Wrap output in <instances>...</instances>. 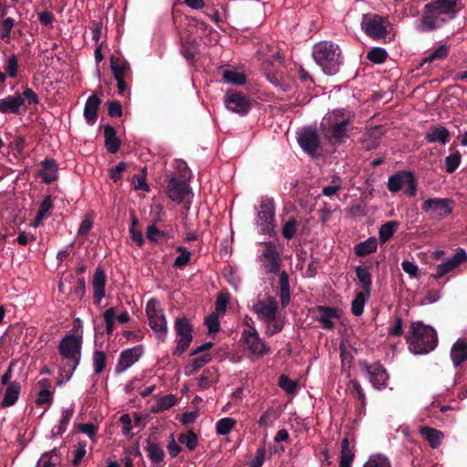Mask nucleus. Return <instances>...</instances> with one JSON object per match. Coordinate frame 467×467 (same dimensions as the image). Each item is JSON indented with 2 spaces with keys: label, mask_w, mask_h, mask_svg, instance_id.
I'll return each mask as SVG.
<instances>
[{
  "label": "nucleus",
  "mask_w": 467,
  "mask_h": 467,
  "mask_svg": "<svg viewBox=\"0 0 467 467\" xmlns=\"http://www.w3.org/2000/svg\"><path fill=\"white\" fill-rule=\"evenodd\" d=\"M82 337L67 335L58 345L60 358L57 360L61 381H67L72 377L81 358Z\"/></svg>",
  "instance_id": "f257e3e1"
},
{
  "label": "nucleus",
  "mask_w": 467,
  "mask_h": 467,
  "mask_svg": "<svg viewBox=\"0 0 467 467\" xmlns=\"http://www.w3.org/2000/svg\"><path fill=\"white\" fill-rule=\"evenodd\" d=\"M409 350L414 355H426L434 350L438 345L436 330L421 321L410 323L405 335Z\"/></svg>",
  "instance_id": "f03ea898"
},
{
  "label": "nucleus",
  "mask_w": 467,
  "mask_h": 467,
  "mask_svg": "<svg viewBox=\"0 0 467 467\" xmlns=\"http://www.w3.org/2000/svg\"><path fill=\"white\" fill-rule=\"evenodd\" d=\"M312 56L323 72L328 76L336 75L344 61L339 47L329 41L316 44L313 47Z\"/></svg>",
  "instance_id": "7ed1b4c3"
},
{
  "label": "nucleus",
  "mask_w": 467,
  "mask_h": 467,
  "mask_svg": "<svg viewBox=\"0 0 467 467\" xmlns=\"http://www.w3.org/2000/svg\"><path fill=\"white\" fill-rule=\"evenodd\" d=\"M324 120L327 122V127H325L326 124L322 123L324 137L331 145L342 143L348 137V131L351 124L350 113H346L342 109H336Z\"/></svg>",
  "instance_id": "20e7f679"
},
{
  "label": "nucleus",
  "mask_w": 467,
  "mask_h": 467,
  "mask_svg": "<svg viewBox=\"0 0 467 467\" xmlns=\"http://www.w3.org/2000/svg\"><path fill=\"white\" fill-rule=\"evenodd\" d=\"M148 325L153 330L159 341L163 342L167 337V321L160 301L150 299L148 301Z\"/></svg>",
  "instance_id": "39448f33"
},
{
  "label": "nucleus",
  "mask_w": 467,
  "mask_h": 467,
  "mask_svg": "<svg viewBox=\"0 0 467 467\" xmlns=\"http://www.w3.org/2000/svg\"><path fill=\"white\" fill-rule=\"evenodd\" d=\"M387 186L390 192H398L402 189L408 196H414L417 192V181L413 173L409 171H399L390 175Z\"/></svg>",
  "instance_id": "423d86ee"
},
{
  "label": "nucleus",
  "mask_w": 467,
  "mask_h": 467,
  "mask_svg": "<svg viewBox=\"0 0 467 467\" xmlns=\"http://www.w3.org/2000/svg\"><path fill=\"white\" fill-rule=\"evenodd\" d=\"M242 340L245 344L251 356L260 358L270 352V347L260 337L255 327H252V330H244L242 333Z\"/></svg>",
  "instance_id": "0eeeda50"
},
{
  "label": "nucleus",
  "mask_w": 467,
  "mask_h": 467,
  "mask_svg": "<svg viewBox=\"0 0 467 467\" xmlns=\"http://www.w3.org/2000/svg\"><path fill=\"white\" fill-rule=\"evenodd\" d=\"M223 101L225 107L229 110L241 116H245L252 107L249 98H247L244 93L234 89H229L226 91Z\"/></svg>",
  "instance_id": "6e6552de"
},
{
  "label": "nucleus",
  "mask_w": 467,
  "mask_h": 467,
  "mask_svg": "<svg viewBox=\"0 0 467 467\" xmlns=\"http://www.w3.org/2000/svg\"><path fill=\"white\" fill-rule=\"evenodd\" d=\"M361 28L373 39L385 38L387 36V26L384 25L383 18L376 14L363 15Z\"/></svg>",
  "instance_id": "1a4fd4ad"
},
{
  "label": "nucleus",
  "mask_w": 467,
  "mask_h": 467,
  "mask_svg": "<svg viewBox=\"0 0 467 467\" xmlns=\"http://www.w3.org/2000/svg\"><path fill=\"white\" fill-rule=\"evenodd\" d=\"M174 328L179 339L173 355L180 356L190 347L192 341V327L186 317H179L175 320Z\"/></svg>",
  "instance_id": "9d476101"
},
{
  "label": "nucleus",
  "mask_w": 467,
  "mask_h": 467,
  "mask_svg": "<svg viewBox=\"0 0 467 467\" xmlns=\"http://www.w3.org/2000/svg\"><path fill=\"white\" fill-rule=\"evenodd\" d=\"M454 201L449 198H429L427 199L421 209L426 212H431L436 217L442 219L449 216L453 210Z\"/></svg>",
  "instance_id": "9b49d317"
},
{
  "label": "nucleus",
  "mask_w": 467,
  "mask_h": 467,
  "mask_svg": "<svg viewBox=\"0 0 467 467\" xmlns=\"http://www.w3.org/2000/svg\"><path fill=\"white\" fill-rule=\"evenodd\" d=\"M263 257L265 260L264 267L267 273L277 275L280 272L282 258L274 242H264Z\"/></svg>",
  "instance_id": "f8f14e48"
},
{
  "label": "nucleus",
  "mask_w": 467,
  "mask_h": 467,
  "mask_svg": "<svg viewBox=\"0 0 467 467\" xmlns=\"http://www.w3.org/2000/svg\"><path fill=\"white\" fill-rule=\"evenodd\" d=\"M297 141L306 153L313 155L320 146V136L315 128L306 127L298 132Z\"/></svg>",
  "instance_id": "ddd939ff"
},
{
  "label": "nucleus",
  "mask_w": 467,
  "mask_h": 467,
  "mask_svg": "<svg viewBox=\"0 0 467 467\" xmlns=\"http://www.w3.org/2000/svg\"><path fill=\"white\" fill-rule=\"evenodd\" d=\"M253 310L260 320L271 321L277 316L278 303L274 296H267L265 299H258Z\"/></svg>",
  "instance_id": "4468645a"
},
{
  "label": "nucleus",
  "mask_w": 467,
  "mask_h": 467,
  "mask_svg": "<svg viewBox=\"0 0 467 467\" xmlns=\"http://www.w3.org/2000/svg\"><path fill=\"white\" fill-rule=\"evenodd\" d=\"M363 368L368 376L370 383L375 389H382L387 387L389 375L386 368L379 362H375L372 364L364 362Z\"/></svg>",
  "instance_id": "2eb2a0df"
},
{
  "label": "nucleus",
  "mask_w": 467,
  "mask_h": 467,
  "mask_svg": "<svg viewBox=\"0 0 467 467\" xmlns=\"http://www.w3.org/2000/svg\"><path fill=\"white\" fill-rule=\"evenodd\" d=\"M187 180H179L172 177L167 184L168 197L178 203L182 202L191 192V188L186 182Z\"/></svg>",
  "instance_id": "dca6fc26"
},
{
  "label": "nucleus",
  "mask_w": 467,
  "mask_h": 467,
  "mask_svg": "<svg viewBox=\"0 0 467 467\" xmlns=\"http://www.w3.org/2000/svg\"><path fill=\"white\" fill-rule=\"evenodd\" d=\"M467 260V254L462 248H457L455 254L451 258L447 259L445 262L438 265L436 266V272L431 275L434 279H440L458 265L462 264Z\"/></svg>",
  "instance_id": "f3484780"
},
{
  "label": "nucleus",
  "mask_w": 467,
  "mask_h": 467,
  "mask_svg": "<svg viewBox=\"0 0 467 467\" xmlns=\"http://www.w3.org/2000/svg\"><path fill=\"white\" fill-rule=\"evenodd\" d=\"M143 354L144 349L142 346H137L122 351L116 365V372H124L134 363H136L143 356Z\"/></svg>",
  "instance_id": "a211bd4d"
},
{
  "label": "nucleus",
  "mask_w": 467,
  "mask_h": 467,
  "mask_svg": "<svg viewBox=\"0 0 467 467\" xmlns=\"http://www.w3.org/2000/svg\"><path fill=\"white\" fill-rule=\"evenodd\" d=\"M167 213L164 210L163 198L153 197L150 204L148 224L167 225Z\"/></svg>",
  "instance_id": "6ab92c4d"
},
{
  "label": "nucleus",
  "mask_w": 467,
  "mask_h": 467,
  "mask_svg": "<svg viewBox=\"0 0 467 467\" xmlns=\"http://www.w3.org/2000/svg\"><path fill=\"white\" fill-rule=\"evenodd\" d=\"M172 237V230L170 224L161 226L148 224V242L162 244Z\"/></svg>",
  "instance_id": "aec40b11"
},
{
  "label": "nucleus",
  "mask_w": 467,
  "mask_h": 467,
  "mask_svg": "<svg viewBox=\"0 0 467 467\" xmlns=\"http://www.w3.org/2000/svg\"><path fill=\"white\" fill-rule=\"evenodd\" d=\"M258 223L265 225L263 230H268L275 220L274 202L271 199H265L261 202L260 211L257 213Z\"/></svg>",
  "instance_id": "412c9836"
},
{
  "label": "nucleus",
  "mask_w": 467,
  "mask_h": 467,
  "mask_svg": "<svg viewBox=\"0 0 467 467\" xmlns=\"http://www.w3.org/2000/svg\"><path fill=\"white\" fill-rule=\"evenodd\" d=\"M315 311L320 314L317 320L322 324L325 329H332L335 324L331 319L339 317L338 311L334 306H318Z\"/></svg>",
  "instance_id": "4be33fe9"
},
{
  "label": "nucleus",
  "mask_w": 467,
  "mask_h": 467,
  "mask_svg": "<svg viewBox=\"0 0 467 467\" xmlns=\"http://www.w3.org/2000/svg\"><path fill=\"white\" fill-rule=\"evenodd\" d=\"M23 104L24 99L20 94L9 96L6 99H0V112L4 114L17 113Z\"/></svg>",
  "instance_id": "5701e85b"
},
{
  "label": "nucleus",
  "mask_w": 467,
  "mask_h": 467,
  "mask_svg": "<svg viewBox=\"0 0 467 467\" xmlns=\"http://www.w3.org/2000/svg\"><path fill=\"white\" fill-rule=\"evenodd\" d=\"M39 176L46 183H50L57 178V166L53 159H47L42 162V168L38 171Z\"/></svg>",
  "instance_id": "b1692460"
},
{
  "label": "nucleus",
  "mask_w": 467,
  "mask_h": 467,
  "mask_svg": "<svg viewBox=\"0 0 467 467\" xmlns=\"http://www.w3.org/2000/svg\"><path fill=\"white\" fill-rule=\"evenodd\" d=\"M106 275L104 271L98 267L92 279L94 296L99 302L105 296Z\"/></svg>",
  "instance_id": "393cba45"
},
{
  "label": "nucleus",
  "mask_w": 467,
  "mask_h": 467,
  "mask_svg": "<svg viewBox=\"0 0 467 467\" xmlns=\"http://www.w3.org/2000/svg\"><path fill=\"white\" fill-rule=\"evenodd\" d=\"M425 140L431 142H441L445 145L450 140V132L449 130L441 126H434L430 129V130L425 134Z\"/></svg>",
  "instance_id": "a878e982"
},
{
  "label": "nucleus",
  "mask_w": 467,
  "mask_h": 467,
  "mask_svg": "<svg viewBox=\"0 0 467 467\" xmlns=\"http://www.w3.org/2000/svg\"><path fill=\"white\" fill-rule=\"evenodd\" d=\"M39 391L36 399L38 406L50 405L53 400V393L51 392V382L47 379H43L38 381Z\"/></svg>",
  "instance_id": "bb28decb"
},
{
  "label": "nucleus",
  "mask_w": 467,
  "mask_h": 467,
  "mask_svg": "<svg viewBox=\"0 0 467 467\" xmlns=\"http://www.w3.org/2000/svg\"><path fill=\"white\" fill-rule=\"evenodd\" d=\"M420 433L432 449L438 448L443 439V433L441 431L431 427H420Z\"/></svg>",
  "instance_id": "cd10ccee"
},
{
  "label": "nucleus",
  "mask_w": 467,
  "mask_h": 467,
  "mask_svg": "<svg viewBox=\"0 0 467 467\" xmlns=\"http://www.w3.org/2000/svg\"><path fill=\"white\" fill-rule=\"evenodd\" d=\"M355 272L362 288L361 292L370 294L372 287V275L368 271V267L358 265L356 267Z\"/></svg>",
  "instance_id": "c85d7f7f"
},
{
  "label": "nucleus",
  "mask_w": 467,
  "mask_h": 467,
  "mask_svg": "<svg viewBox=\"0 0 467 467\" xmlns=\"http://www.w3.org/2000/svg\"><path fill=\"white\" fill-rule=\"evenodd\" d=\"M99 103L100 99L96 95L90 96L86 102L84 116L86 120L90 124H93L97 120V112Z\"/></svg>",
  "instance_id": "c756f323"
},
{
  "label": "nucleus",
  "mask_w": 467,
  "mask_h": 467,
  "mask_svg": "<svg viewBox=\"0 0 467 467\" xmlns=\"http://www.w3.org/2000/svg\"><path fill=\"white\" fill-rule=\"evenodd\" d=\"M451 358L455 367L467 359V343L457 341L451 349Z\"/></svg>",
  "instance_id": "7c9ffc66"
},
{
  "label": "nucleus",
  "mask_w": 467,
  "mask_h": 467,
  "mask_svg": "<svg viewBox=\"0 0 467 467\" xmlns=\"http://www.w3.org/2000/svg\"><path fill=\"white\" fill-rule=\"evenodd\" d=\"M378 242L375 237H369L364 242H360L354 246V252L357 256L363 257L377 251Z\"/></svg>",
  "instance_id": "2f4dec72"
},
{
  "label": "nucleus",
  "mask_w": 467,
  "mask_h": 467,
  "mask_svg": "<svg viewBox=\"0 0 467 467\" xmlns=\"http://www.w3.org/2000/svg\"><path fill=\"white\" fill-rule=\"evenodd\" d=\"M104 137H105V145L107 150L109 153H116L119 148V140L116 136V131L111 126L104 127Z\"/></svg>",
  "instance_id": "473e14b6"
},
{
  "label": "nucleus",
  "mask_w": 467,
  "mask_h": 467,
  "mask_svg": "<svg viewBox=\"0 0 467 467\" xmlns=\"http://www.w3.org/2000/svg\"><path fill=\"white\" fill-rule=\"evenodd\" d=\"M400 226L397 221H389L382 224L379 230V239L381 244L387 243L395 234Z\"/></svg>",
  "instance_id": "72a5a7b5"
},
{
  "label": "nucleus",
  "mask_w": 467,
  "mask_h": 467,
  "mask_svg": "<svg viewBox=\"0 0 467 467\" xmlns=\"http://www.w3.org/2000/svg\"><path fill=\"white\" fill-rule=\"evenodd\" d=\"M450 53V46L442 44L421 60L420 65L444 60Z\"/></svg>",
  "instance_id": "f704fd0d"
},
{
  "label": "nucleus",
  "mask_w": 467,
  "mask_h": 467,
  "mask_svg": "<svg viewBox=\"0 0 467 467\" xmlns=\"http://www.w3.org/2000/svg\"><path fill=\"white\" fill-rule=\"evenodd\" d=\"M148 456L153 463V467H163L164 462V451L157 444H148Z\"/></svg>",
  "instance_id": "c9c22d12"
},
{
  "label": "nucleus",
  "mask_w": 467,
  "mask_h": 467,
  "mask_svg": "<svg viewBox=\"0 0 467 467\" xmlns=\"http://www.w3.org/2000/svg\"><path fill=\"white\" fill-rule=\"evenodd\" d=\"M354 459V452L352 448L349 445L348 438H345L342 441L341 444V453H340V466L341 467H349Z\"/></svg>",
  "instance_id": "e433bc0d"
},
{
  "label": "nucleus",
  "mask_w": 467,
  "mask_h": 467,
  "mask_svg": "<svg viewBox=\"0 0 467 467\" xmlns=\"http://www.w3.org/2000/svg\"><path fill=\"white\" fill-rule=\"evenodd\" d=\"M110 67L115 78H125L130 70V66L127 62L114 57L110 59Z\"/></svg>",
  "instance_id": "4c0bfd02"
},
{
  "label": "nucleus",
  "mask_w": 467,
  "mask_h": 467,
  "mask_svg": "<svg viewBox=\"0 0 467 467\" xmlns=\"http://www.w3.org/2000/svg\"><path fill=\"white\" fill-rule=\"evenodd\" d=\"M130 238L138 246H142L144 244L141 227L139 225V221L135 216H131V224L130 227Z\"/></svg>",
  "instance_id": "58836bf2"
},
{
  "label": "nucleus",
  "mask_w": 467,
  "mask_h": 467,
  "mask_svg": "<svg viewBox=\"0 0 467 467\" xmlns=\"http://www.w3.org/2000/svg\"><path fill=\"white\" fill-rule=\"evenodd\" d=\"M369 296L370 294H366L363 292L357 293L351 304V312L354 316L358 317L362 315L364 311L365 302Z\"/></svg>",
  "instance_id": "ea45409f"
},
{
  "label": "nucleus",
  "mask_w": 467,
  "mask_h": 467,
  "mask_svg": "<svg viewBox=\"0 0 467 467\" xmlns=\"http://www.w3.org/2000/svg\"><path fill=\"white\" fill-rule=\"evenodd\" d=\"M223 78L225 82L234 85H242L246 82V77L244 73L231 69L223 70Z\"/></svg>",
  "instance_id": "a19ab883"
},
{
  "label": "nucleus",
  "mask_w": 467,
  "mask_h": 467,
  "mask_svg": "<svg viewBox=\"0 0 467 467\" xmlns=\"http://www.w3.org/2000/svg\"><path fill=\"white\" fill-rule=\"evenodd\" d=\"M19 386L16 384H11L7 387L4 399L3 405L5 407L13 406L18 399L19 396Z\"/></svg>",
  "instance_id": "79ce46f5"
},
{
  "label": "nucleus",
  "mask_w": 467,
  "mask_h": 467,
  "mask_svg": "<svg viewBox=\"0 0 467 467\" xmlns=\"http://www.w3.org/2000/svg\"><path fill=\"white\" fill-rule=\"evenodd\" d=\"M266 324V334L272 337L278 334L283 330L285 324V317L276 316L275 319L271 321H264Z\"/></svg>",
  "instance_id": "37998d69"
},
{
  "label": "nucleus",
  "mask_w": 467,
  "mask_h": 467,
  "mask_svg": "<svg viewBox=\"0 0 467 467\" xmlns=\"http://www.w3.org/2000/svg\"><path fill=\"white\" fill-rule=\"evenodd\" d=\"M236 421L232 418H223L217 421L216 423V433L218 435H226L231 432V431L235 426Z\"/></svg>",
  "instance_id": "c03bdc74"
},
{
  "label": "nucleus",
  "mask_w": 467,
  "mask_h": 467,
  "mask_svg": "<svg viewBox=\"0 0 467 467\" xmlns=\"http://www.w3.org/2000/svg\"><path fill=\"white\" fill-rule=\"evenodd\" d=\"M278 386L288 394H293L297 389V382L291 379L287 375L282 374L278 378Z\"/></svg>",
  "instance_id": "a18cd8bd"
},
{
  "label": "nucleus",
  "mask_w": 467,
  "mask_h": 467,
  "mask_svg": "<svg viewBox=\"0 0 467 467\" xmlns=\"http://www.w3.org/2000/svg\"><path fill=\"white\" fill-rule=\"evenodd\" d=\"M178 441L184 444L188 450L192 451L198 445V437L193 431H189L187 433L181 434L178 437Z\"/></svg>",
  "instance_id": "49530a36"
},
{
  "label": "nucleus",
  "mask_w": 467,
  "mask_h": 467,
  "mask_svg": "<svg viewBox=\"0 0 467 467\" xmlns=\"http://www.w3.org/2000/svg\"><path fill=\"white\" fill-rule=\"evenodd\" d=\"M297 231V221L296 218H289L283 225L282 235L286 240H291L295 237Z\"/></svg>",
  "instance_id": "de8ad7c7"
},
{
  "label": "nucleus",
  "mask_w": 467,
  "mask_h": 467,
  "mask_svg": "<svg viewBox=\"0 0 467 467\" xmlns=\"http://www.w3.org/2000/svg\"><path fill=\"white\" fill-rule=\"evenodd\" d=\"M212 360V356L210 354H202L200 357L194 358L192 361L191 367L188 368L187 372L189 375L195 374L200 368H202L205 364L209 363Z\"/></svg>",
  "instance_id": "09e8293b"
},
{
  "label": "nucleus",
  "mask_w": 467,
  "mask_h": 467,
  "mask_svg": "<svg viewBox=\"0 0 467 467\" xmlns=\"http://www.w3.org/2000/svg\"><path fill=\"white\" fill-rule=\"evenodd\" d=\"M387 57V51L381 47H373L367 54V58L375 64H381L385 62Z\"/></svg>",
  "instance_id": "8fccbe9b"
},
{
  "label": "nucleus",
  "mask_w": 467,
  "mask_h": 467,
  "mask_svg": "<svg viewBox=\"0 0 467 467\" xmlns=\"http://www.w3.org/2000/svg\"><path fill=\"white\" fill-rule=\"evenodd\" d=\"M93 368L96 374H100L106 367V354L104 351L96 350L92 357Z\"/></svg>",
  "instance_id": "3c124183"
},
{
  "label": "nucleus",
  "mask_w": 467,
  "mask_h": 467,
  "mask_svg": "<svg viewBox=\"0 0 467 467\" xmlns=\"http://www.w3.org/2000/svg\"><path fill=\"white\" fill-rule=\"evenodd\" d=\"M461 160H462V155L458 150H456L455 152L447 156L445 158L446 171L448 173L454 172L458 169V167L461 163Z\"/></svg>",
  "instance_id": "603ef678"
},
{
  "label": "nucleus",
  "mask_w": 467,
  "mask_h": 467,
  "mask_svg": "<svg viewBox=\"0 0 467 467\" xmlns=\"http://www.w3.org/2000/svg\"><path fill=\"white\" fill-rule=\"evenodd\" d=\"M216 379V371L213 368L204 369L199 378V386L207 389Z\"/></svg>",
  "instance_id": "864d4df0"
},
{
  "label": "nucleus",
  "mask_w": 467,
  "mask_h": 467,
  "mask_svg": "<svg viewBox=\"0 0 467 467\" xmlns=\"http://www.w3.org/2000/svg\"><path fill=\"white\" fill-rule=\"evenodd\" d=\"M77 429L86 434L93 442H95V437L97 435L99 425L96 422L89 423H79L77 425Z\"/></svg>",
  "instance_id": "5fc2aeb1"
},
{
  "label": "nucleus",
  "mask_w": 467,
  "mask_h": 467,
  "mask_svg": "<svg viewBox=\"0 0 467 467\" xmlns=\"http://www.w3.org/2000/svg\"><path fill=\"white\" fill-rule=\"evenodd\" d=\"M363 467H391L387 457L382 454H376L369 457Z\"/></svg>",
  "instance_id": "6e6d98bb"
},
{
  "label": "nucleus",
  "mask_w": 467,
  "mask_h": 467,
  "mask_svg": "<svg viewBox=\"0 0 467 467\" xmlns=\"http://www.w3.org/2000/svg\"><path fill=\"white\" fill-rule=\"evenodd\" d=\"M115 317L116 309L114 307L107 309L103 314V318L106 324V331L108 335H111L115 329Z\"/></svg>",
  "instance_id": "4d7b16f0"
},
{
  "label": "nucleus",
  "mask_w": 467,
  "mask_h": 467,
  "mask_svg": "<svg viewBox=\"0 0 467 467\" xmlns=\"http://www.w3.org/2000/svg\"><path fill=\"white\" fill-rule=\"evenodd\" d=\"M18 61L16 56L6 57L5 70L10 78H16L17 75Z\"/></svg>",
  "instance_id": "13d9d810"
},
{
  "label": "nucleus",
  "mask_w": 467,
  "mask_h": 467,
  "mask_svg": "<svg viewBox=\"0 0 467 467\" xmlns=\"http://www.w3.org/2000/svg\"><path fill=\"white\" fill-rule=\"evenodd\" d=\"M178 251L181 252V254L176 257L174 265L176 267L182 268L189 264L191 259V253L182 246H179Z\"/></svg>",
  "instance_id": "bf43d9fd"
},
{
  "label": "nucleus",
  "mask_w": 467,
  "mask_h": 467,
  "mask_svg": "<svg viewBox=\"0 0 467 467\" xmlns=\"http://www.w3.org/2000/svg\"><path fill=\"white\" fill-rule=\"evenodd\" d=\"M121 424H122V433L130 437L131 436L130 431L134 428L135 425L138 423V420H134V424L132 423V420L129 414H124L119 419Z\"/></svg>",
  "instance_id": "052dcab7"
},
{
  "label": "nucleus",
  "mask_w": 467,
  "mask_h": 467,
  "mask_svg": "<svg viewBox=\"0 0 467 467\" xmlns=\"http://www.w3.org/2000/svg\"><path fill=\"white\" fill-rule=\"evenodd\" d=\"M341 189V179L339 176L332 177V185L323 188L322 193L326 196H332Z\"/></svg>",
  "instance_id": "680f3d73"
},
{
  "label": "nucleus",
  "mask_w": 467,
  "mask_h": 467,
  "mask_svg": "<svg viewBox=\"0 0 467 467\" xmlns=\"http://www.w3.org/2000/svg\"><path fill=\"white\" fill-rule=\"evenodd\" d=\"M204 324L207 326L209 333L218 332L220 330L219 315L212 313L205 318Z\"/></svg>",
  "instance_id": "e2e57ef3"
},
{
  "label": "nucleus",
  "mask_w": 467,
  "mask_h": 467,
  "mask_svg": "<svg viewBox=\"0 0 467 467\" xmlns=\"http://www.w3.org/2000/svg\"><path fill=\"white\" fill-rule=\"evenodd\" d=\"M87 453V442L85 441H78V447L74 451V458L72 462L74 465H78Z\"/></svg>",
  "instance_id": "0e129e2a"
},
{
  "label": "nucleus",
  "mask_w": 467,
  "mask_h": 467,
  "mask_svg": "<svg viewBox=\"0 0 467 467\" xmlns=\"http://www.w3.org/2000/svg\"><path fill=\"white\" fill-rule=\"evenodd\" d=\"M177 403V398L173 395H166L157 400L156 408L153 406L151 409H171Z\"/></svg>",
  "instance_id": "69168bd1"
},
{
  "label": "nucleus",
  "mask_w": 467,
  "mask_h": 467,
  "mask_svg": "<svg viewBox=\"0 0 467 467\" xmlns=\"http://www.w3.org/2000/svg\"><path fill=\"white\" fill-rule=\"evenodd\" d=\"M229 302L227 295L220 293L215 301V313L218 315H223L226 311V307Z\"/></svg>",
  "instance_id": "338daca9"
},
{
  "label": "nucleus",
  "mask_w": 467,
  "mask_h": 467,
  "mask_svg": "<svg viewBox=\"0 0 467 467\" xmlns=\"http://www.w3.org/2000/svg\"><path fill=\"white\" fill-rule=\"evenodd\" d=\"M401 267L405 273L410 275V277L418 278L420 275V270L418 265L411 261L404 260L401 263Z\"/></svg>",
  "instance_id": "774afa93"
}]
</instances>
